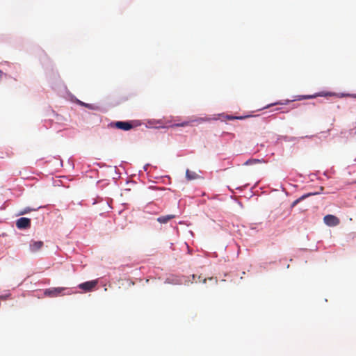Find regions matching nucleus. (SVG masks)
<instances>
[{
  "mask_svg": "<svg viewBox=\"0 0 356 356\" xmlns=\"http://www.w3.org/2000/svg\"><path fill=\"white\" fill-rule=\"evenodd\" d=\"M109 125L111 127H115L124 131H129L134 127L133 122L129 121H117L111 122Z\"/></svg>",
  "mask_w": 356,
  "mask_h": 356,
  "instance_id": "1",
  "label": "nucleus"
},
{
  "mask_svg": "<svg viewBox=\"0 0 356 356\" xmlns=\"http://www.w3.org/2000/svg\"><path fill=\"white\" fill-rule=\"evenodd\" d=\"M97 284L98 280H94L79 284L78 287L85 292H89L93 291Z\"/></svg>",
  "mask_w": 356,
  "mask_h": 356,
  "instance_id": "2",
  "label": "nucleus"
},
{
  "mask_svg": "<svg viewBox=\"0 0 356 356\" xmlns=\"http://www.w3.org/2000/svg\"><path fill=\"white\" fill-rule=\"evenodd\" d=\"M31 219L25 217H22L17 220L16 227L19 229H28L31 227Z\"/></svg>",
  "mask_w": 356,
  "mask_h": 356,
  "instance_id": "3",
  "label": "nucleus"
},
{
  "mask_svg": "<svg viewBox=\"0 0 356 356\" xmlns=\"http://www.w3.org/2000/svg\"><path fill=\"white\" fill-rule=\"evenodd\" d=\"M324 222L328 226H337L339 224V219L333 215H326L323 218Z\"/></svg>",
  "mask_w": 356,
  "mask_h": 356,
  "instance_id": "4",
  "label": "nucleus"
},
{
  "mask_svg": "<svg viewBox=\"0 0 356 356\" xmlns=\"http://www.w3.org/2000/svg\"><path fill=\"white\" fill-rule=\"evenodd\" d=\"M207 119L204 118H195V119H193V120H188V121H184L181 123H177V124H175L172 125V127H187V126H190V125H193V123L196 122V123H202L204 121H206Z\"/></svg>",
  "mask_w": 356,
  "mask_h": 356,
  "instance_id": "5",
  "label": "nucleus"
},
{
  "mask_svg": "<svg viewBox=\"0 0 356 356\" xmlns=\"http://www.w3.org/2000/svg\"><path fill=\"white\" fill-rule=\"evenodd\" d=\"M65 290V288L64 287H56V288H51L47 289L44 291V294L46 296H50V297H57L60 296L63 291Z\"/></svg>",
  "mask_w": 356,
  "mask_h": 356,
  "instance_id": "6",
  "label": "nucleus"
},
{
  "mask_svg": "<svg viewBox=\"0 0 356 356\" xmlns=\"http://www.w3.org/2000/svg\"><path fill=\"white\" fill-rule=\"evenodd\" d=\"M43 246V242L41 241H32L30 243V250L33 252H35L40 250Z\"/></svg>",
  "mask_w": 356,
  "mask_h": 356,
  "instance_id": "7",
  "label": "nucleus"
},
{
  "mask_svg": "<svg viewBox=\"0 0 356 356\" xmlns=\"http://www.w3.org/2000/svg\"><path fill=\"white\" fill-rule=\"evenodd\" d=\"M174 218H175V216L172 215V214L163 216L159 217L157 218V221L161 224H165L168 222H169L170 220L173 219Z\"/></svg>",
  "mask_w": 356,
  "mask_h": 356,
  "instance_id": "8",
  "label": "nucleus"
},
{
  "mask_svg": "<svg viewBox=\"0 0 356 356\" xmlns=\"http://www.w3.org/2000/svg\"><path fill=\"white\" fill-rule=\"evenodd\" d=\"M186 177L188 180H194V179H197L200 177L199 175L197 172H195L194 171H191L188 169L186 170Z\"/></svg>",
  "mask_w": 356,
  "mask_h": 356,
  "instance_id": "9",
  "label": "nucleus"
},
{
  "mask_svg": "<svg viewBox=\"0 0 356 356\" xmlns=\"http://www.w3.org/2000/svg\"><path fill=\"white\" fill-rule=\"evenodd\" d=\"M318 193H309L305 194V195H302L300 197H299L297 200H296L293 202L292 207H294L295 205H296L298 203H299L300 201L303 200L306 197H308L309 196L314 195H316V194H318Z\"/></svg>",
  "mask_w": 356,
  "mask_h": 356,
  "instance_id": "10",
  "label": "nucleus"
},
{
  "mask_svg": "<svg viewBox=\"0 0 356 356\" xmlns=\"http://www.w3.org/2000/svg\"><path fill=\"white\" fill-rule=\"evenodd\" d=\"M10 295L0 296V300H5Z\"/></svg>",
  "mask_w": 356,
  "mask_h": 356,
  "instance_id": "11",
  "label": "nucleus"
},
{
  "mask_svg": "<svg viewBox=\"0 0 356 356\" xmlns=\"http://www.w3.org/2000/svg\"><path fill=\"white\" fill-rule=\"evenodd\" d=\"M31 211V209H25L24 211L20 212V214H21V215L25 214V213H26L27 212H29V211Z\"/></svg>",
  "mask_w": 356,
  "mask_h": 356,
  "instance_id": "12",
  "label": "nucleus"
},
{
  "mask_svg": "<svg viewBox=\"0 0 356 356\" xmlns=\"http://www.w3.org/2000/svg\"><path fill=\"white\" fill-rule=\"evenodd\" d=\"M243 119V117H229V119Z\"/></svg>",
  "mask_w": 356,
  "mask_h": 356,
  "instance_id": "13",
  "label": "nucleus"
},
{
  "mask_svg": "<svg viewBox=\"0 0 356 356\" xmlns=\"http://www.w3.org/2000/svg\"><path fill=\"white\" fill-rule=\"evenodd\" d=\"M316 96H303L302 99H309V98H313Z\"/></svg>",
  "mask_w": 356,
  "mask_h": 356,
  "instance_id": "14",
  "label": "nucleus"
},
{
  "mask_svg": "<svg viewBox=\"0 0 356 356\" xmlns=\"http://www.w3.org/2000/svg\"><path fill=\"white\" fill-rule=\"evenodd\" d=\"M196 278V276L195 275H193V280L195 282H200V280L197 281L195 280Z\"/></svg>",
  "mask_w": 356,
  "mask_h": 356,
  "instance_id": "15",
  "label": "nucleus"
},
{
  "mask_svg": "<svg viewBox=\"0 0 356 356\" xmlns=\"http://www.w3.org/2000/svg\"><path fill=\"white\" fill-rule=\"evenodd\" d=\"M3 75V72L1 70H0V80L1 79Z\"/></svg>",
  "mask_w": 356,
  "mask_h": 356,
  "instance_id": "16",
  "label": "nucleus"
},
{
  "mask_svg": "<svg viewBox=\"0 0 356 356\" xmlns=\"http://www.w3.org/2000/svg\"><path fill=\"white\" fill-rule=\"evenodd\" d=\"M81 104H82V105H83V106H86V107H87V108H90V106H89V104H88L81 103Z\"/></svg>",
  "mask_w": 356,
  "mask_h": 356,
  "instance_id": "17",
  "label": "nucleus"
},
{
  "mask_svg": "<svg viewBox=\"0 0 356 356\" xmlns=\"http://www.w3.org/2000/svg\"><path fill=\"white\" fill-rule=\"evenodd\" d=\"M312 136H305V138H312Z\"/></svg>",
  "mask_w": 356,
  "mask_h": 356,
  "instance_id": "18",
  "label": "nucleus"
},
{
  "mask_svg": "<svg viewBox=\"0 0 356 356\" xmlns=\"http://www.w3.org/2000/svg\"><path fill=\"white\" fill-rule=\"evenodd\" d=\"M250 162V161H246V164H248Z\"/></svg>",
  "mask_w": 356,
  "mask_h": 356,
  "instance_id": "19",
  "label": "nucleus"
}]
</instances>
